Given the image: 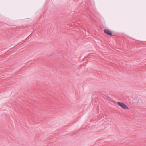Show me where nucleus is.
Listing matches in <instances>:
<instances>
[{"mask_svg": "<svg viewBox=\"0 0 146 146\" xmlns=\"http://www.w3.org/2000/svg\"><path fill=\"white\" fill-rule=\"evenodd\" d=\"M104 32L106 34H107L110 36H113L112 33L110 30L107 29H105L104 30Z\"/></svg>", "mask_w": 146, "mask_h": 146, "instance_id": "obj_2", "label": "nucleus"}, {"mask_svg": "<svg viewBox=\"0 0 146 146\" xmlns=\"http://www.w3.org/2000/svg\"><path fill=\"white\" fill-rule=\"evenodd\" d=\"M29 36H28V38H29Z\"/></svg>", "mask_w": 146, "mask_h": 146, "instance_id": "obj_3", "label": "nucleus"}, {"mask_svg": "<svg viewBox=\"0 0 146 146\" xmlns=\"http://www.w3.org/2000/svg\"><path fill=\"white\" fill-rule=\"evenodd\" d=\"M117 104L119 106H121L124 109L128 110L129 109L128 106L123 103L117 102Z\"/></svg>", "mask_w": 146, "mask_h": 146, "instance_id": "obj_1", "label": "nucleus"}]
</instances>
